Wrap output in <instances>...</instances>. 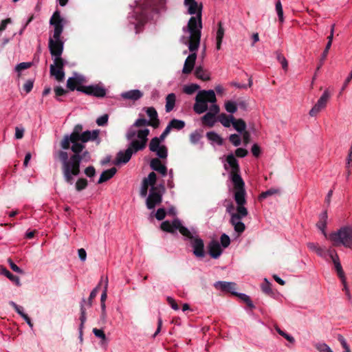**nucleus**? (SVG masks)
<instances>
[{
    "mask_svg": "<svg viewBox=\"0 0 352 352\" xmlns=\"http://www.w3.org/2000/svg\"><path fill=\"white\" fill-rule=\"evenodd\" d=\"M226 161L223 167L226 170L230 169V178L234 185V198L237 204L238 212L232 215V223L234 226L235 232L241 234L245 229V226L241 220L248 214V209L244 206L246 204L245 183L240 175V166L234 154H228Z\"/></svg>",
    "mask_w": 352,
    "mask_h": 352,
    "instance_id": "f257e3e1",
    "label": "nucleus"
},
{
    "mask_svg": "<svg viewBox=\"0 0 352 352\" xmlns=\"http://www.w3.org/2000/svg\"><path fill=\"white\" fill-rule=\"evenodd\" d=\"M85 148L84 144L72 145L70 148L73 155L69 157L66 151H58L54 154V157H58L60 161L64 180L69 185L74 183V177L80 174L81 162H88L91 158L89 151H83Z\"/></svg>",
    "mask_w": 352,
    "mask_h": 352,
    "instance_id": "f03ea898",
    "label": "nucleus"
},
{
    "mask_svg": "<svg viewBox=\"0 0 352 352\" xmlns=\"http://www.w3.org/2000/svg\"><path fill=\"white\" fill-rule=\"evenodd\" d=\"M184 4L188 8L189 14H196L195 16H191L188 21V25L183 28L184 32L190 34L188 41V49L190 52L197 50L199 47L201 29H202V3H198L195 0H184Z\"/></svg>",
    "mask_w": 352,
    "mask_h": 352,
    "instance_id": "7ed1b4c3",
    "label": "nucleus"
},
{
    "mask_svg": "<svg viewBox=\"0 0 352 352\" xmlns=\"http://www.w3.org/2000/svg\"><path fill=\"white\" fill-rule=\"evenodd\" d=\"M65 23L66 21L61 17L60 12L56 10L50 20V24L54 27L53 36L49 38L48 43L49 50L52 56H61L63 54L64 42L62 40L61 34Z\"/></svg>",
    "mask_w": 352,
    "mask_h": 352,
    "instance_id": "20e7f679",
    "label": "nucleus"
},
{
    "mask_svg": "<svg viewBox=\"0 0 352 352\" xmlns=\"http://www.w3.org/2000/svg\"><path fill=\"white\" fill-rule=\"evenodd\" d=\"M129 141L128 147L124 151H120L116 155L115 164H126L131 158L133 154L144 150L148 141V131L144 130L138 133V140H127Z\"/></svg>",
    "mask_w": 352,
    "mask_h": 352,
    "instance_id": "39448f33",
    "label": "nucleus"
},
{
    "mask_svg": "<svg viewBox=\"0 0 352 352\" xmlns=\"http://www.w3.org/2000/svg\"><path fill=\"white\" fill-rule=\"evenodd\" d=\"M165 6L166 0H144L134 12L137 23L142 25L146 23L152 14H158L164 10Z\"/></svg>",
    "mask_w": 352,
    "mask_h": 352,
    "instance_id": "423d86ee",
    "label": "nucleus"
},
{
    "mask_svg": "<svg viewBox=\"0 0 352 352\" xmlns=\"http://www.w3.org/2000/svg\"><path fill=\"white\" fill-rule=\"evenodd\" d=\"M217 101L214 91L210 90L199 91L195 97V103L193 105V110L197 114H201L208 109V103H215Z\"/></svg>",
    "mask_w": 352,
    "mask_h": 352,
    "instance_id": "0eeeda50",
    "label": "nucleus"
},
{
    "mask_svg": "<svg viewBox=\"0 0 352 352\" xmlns=\"http://www.w3.org/2000/svg\"><path fill=\"white\" fill-rule=\"evenodd\" d=\"M329 239L335 246L342 245L346 248H352V227L341 228L337 232L331 233Z\"/></svg>",
    "mask_w": 352,
    "mask_h": 352,
    "instance_id": "6e6552de",
    "label": "nucleus"
},
{
    "mask_svg": "<svg viewBox=\"0 0 352 352\" xmlns=\"http://www.w3.org/2000/svg\"><path fill=\"white\" fill-rule=\"evenodd\" d=\"M164 190L165 188L163 185L151 188L149 194L146 200V205L148 209H154L156 206L162 203Z\"/></svg>",
    "mask_w": 352,
    "mask_h": 352,
    "instance_id": "1a4fd4ad",
    "label": "nucleus"
},
{
    "mask_svg": "<svg viewBox=\"0 0 352 352\" xmlns=\"http://www.w3.org/2000/svg\"><path fill=\"white\" fill-rule=\"evenodd\" d=\"M160 228L163 231L169 233H175V230H178L183 236L187 238H192V234L190 230L182 226L181 221L179 219H173L172 223L168 221H163L161 223Z\"/></svg>",
    "mask_w": 352,
    "mask_h": 352,
    "instance_id": "9d476101",
    "label": "nucleus"
},
{
    "mask_svg": "<svg viewBox=\"0 0 352 352\" xmlns=\"http://www.w3.org/2000/svg\"><path fill=\"white\" fill-rule=\"evenodd\" d=\"M153 123L151 121L147 120L145 118H140L135 120V122L132 124L127 130L126 133V140H138V133L142 131L147 130L148 135H149L150 131L148 129H138L136 128L142 127L145 126H151Z\"/></svg>",
    "mask_w": 352,
    "mask_h": 352,
    "instance_id": "9b49d317",
    "label": "nucleus"
},
{
    "mask_svg": "<svg viewBox=\"0 0 352 352\" xmlns=\"http://www.w3.org/2000/svg\"><path fill=\"white\" fill-rule=\"evenodd\" d=\"M77 91L97 98H103L107 94L106 89L100 85H80L77 87Z\"/></svg>",
    "mask_w": 352,
    "mask_h": 352,
    "instance_id": "f8f14e48",
    "label": "nucleus"
},
{
    "mask_svg": "<svg viewBox=\"0 0 352 352\" xmlns=\"http://www.w3.org/2000/svg\"><path fill=\"white\" fill-rule=\"evenodd\" d=\"M330 95L327 90H325L320 98L318 100L316 104L309 111V114L311 117L316 116L322 109H324L327 106V102L329 99Z\"/></svg>",
    "mask_w": 352,
    "mask_h": 352,
    "instance_id": "ddd939ff",
    "label": "nucleus"
},
{
    "mask_svg": "<svg viewBox=\"0 0 352 352\" xmlns=\"http://www.w3.org/2000/svg\"><path fill=\"white\" fill-rule=\"evenodd\" d=\"M81 134H77L74 132H72L70 135H65L63 140L60 142V146L63 149V151L67 150L70 148V144L72 145L74 144H83L82 143L78 142H81Z\"/></svg>",
    "mask_w": 352,
    "mask_h": 352,
    "instance_id": "4468645a",
    "label": "nucleus"
},
{
    "mask_svg": "<svg viewBox=\"0 0 352 352\" xmlns=\"http://www.w3.org/2000/svg\"><path fill=\"white\" fill-rule=\"evenodd\" d=\"M191 239V246L192 248L193 254L196 257L203 258L205 256V251H204V241L199 237H193L192 235Z\"/></svg>",
    "mask_w": 352,
    "mask_h": 352,
    "instance_id": "2eb2a0df",
    "label": "nucleus"
},
{
    "mask_svg": "<svg viewBox=\"0 0 352 352\" xmlns=\"http://www.w3.org/2000/svg\"><path fill=\"white\" fill-rule=\"evenodd\" d=\"M334 267H335V270L338 274V276L340 278V279L341 280L342 283L343 285V290L345 292V294H346L347 298L349 300H351L352 299V297L350 294V292H349V287H348V285L346 283L345 274H344V272L343 271V269H342V267L341 265L340 261L336 260V261H335Z\"/></svg>",
    "mask_w": 352,
    "mask_h": 352,
    "instance_id": "dca6fc26",
    "label": "nucleus"
},
{
    "mask_svg": "<svg viewBox=\"0 0 352 352\" xmlns=\"http://www.w3.org/2000/svg\"><path fill=\"white\" fill-rule=\"evenodd\" d=\"M216 289H220L222 292H230L235 296L237 293L236 290V283L232 282L217 281L214 284Z\"/></svg>",
    "mask_w": 352,
    "mask_h": 352,
    "instance_id": "f3484780",
    "label": "nucleus"
},
{
    "mask_svg": "<svg viewBox=\"0 0 352 352\" xmlns=\"http://www.w3.org/2000/svg\"><path fill=\"white\" fill-rule=\"evenodd\" d=\"M208 252L213 258H218L222 254L223 250L218 241L212 240L208 245Z\"/></svg>",
    "mask_w": 352,
    "mask_h": 352,
    "instance_id": "a211bd4d",
    "label": "nucleus"
},
{
    "mask_svg": "<svg viewBox=\"0 0 352 352\" xmlns=\"http://www.w3.org/2000/svg\"><path fill=\"white\" fill-rule=\"evenodd\" d=\"M196 51L191 52L192 53L186 58L182 69L184 74H188L192 71L197 58Z\"/></svg>",
    "mask_w": 352,
    "mask_h": 352,
    "instance_id": "6ab92c4d",
    "label": "nucleus"
},
{
    "mask_svg": "<svg viewBox=\"0 0 352 352\" xmlns=\"http://www.w3.org/2000/svg\"><path fill=\"white\" fill-rule=\"evenodd\" d=\"M150 166L153 170L160 173L163 176L167 174L166 166L164 165L158 158L152 159L150 162Z\"/></svg>",
    "mask_w": 352,
    "mask_h": 352,
    "instance_id": "aec40b11",
    "label": "nucleus"
},
{
    "mask_svg": "<svg viewBox=\"0 0 352 352\" xmlns=\"http://www.w3.org/2000/svg\"><path fill=\"white\" fill-rule=\"evenodd\" d=\"M99 135V130L85 131L80 135L81 143H85L88 141L96 140Z\"/></svg>",
    "mask_w": 352,
    "mask_h": 352,
    "instance_id": "412c9836",
    "label": "nucleus"
},
{
    "mask_svg": "<svg viewBox=\"0 0 352 352\" xmlns=\"http://www.w3.org/2000/svg\"><path fill=\"white\" fill-rule=\"evenodd\" d=\"M146 113L150 118L148 121H151L153 128H157L160 125V120L158 119L157 112L155 109L153 107L146 108Z\"/></svg>",
    "mask_w": 352,
    "mask_h": 352,
    "instance_id": "4be33fe9",
    "label": "nucleus"
},
{
    "mask_svg": "<svg viewBox=\"0 0 352 352\" xmlns=\"http://www.w3.org/2000/svg\"><path fill=\"white\" fill-rule=\"evenodd\" d=\"M142 96V92L138 89H133L121 94L122 98L133 101L139 100Z\"/></svg>",
    "mask_w": 352,
    "mask_h": 352,
    "instance_id": "5701e85b",
    "label": "nucleus"
},
{
    "mask_svg": "<svg viewBox=\"0 0 352 352\" xmlns=\"http://www.w3.org/2000/svg\"><path fill=\"white\" fill-rule=\"evenodd\" d=\"M86 303V300L83 298L80 302V324L79 327V338L82 340V329L84 328L85 322H86V309L85 307V304Z\"/></svg>",
    "mask_w": 352,
    "mask_h": 352,
    "instance_id": "b1692460",
    "label": "nucleus"
},
{
    "mask_svg": "<svg viewBox=\"0 0 352 352\" xmlns=\"http://www.w3.org/2000/svg\"><path fill=\"white\" fill-rule=\"evenodd\" d=\"M206 138L212 145L216 144L218 146H222L223 144V139L214 131L207 132Z\"/></svg>",
    "mask_w": 352,
    "mask_h": 352,
    "instance_id": "393cba45",
    "label": "nucleus"
},
{
    "mask_svg": "<svg viewBox=\"0 0 352 352\" xmlns=\"http://www.w3.org/2000/svg\"><path fill=\"white\" fill-rule=\"evenodd\" d=\"M232 115H226V113H221L217 117V121L219 122L224 127L229 128L232 125L234 120Z\"/></svg>",
    "mask_w": 352,
    "mask_h": 352,
    "instance_id": "a878e982",
    "label": "nucleus"
},
{
    "mask_svg": "<svg viewBox=\"0 0 352 352\" xmlns=\"http://www.w3.org/2000/svg\"><path fill=\"white\" fill-rule=\"evenodd\" d=\"M117 172V169L115 167H112L108 170H104L98 181V184H102L112 178Z\"/></svg>",
    "mask_w": 352,
    "mask_h": 352,
    "instance_id": "bb28decb",
    "label": "nucleus"
},
{
    "mask_svg": "<svg viewBox=\"0 0 352 352\" xmlns=\"http://www.w3.org/2000/svg\"><path fill=\"white\" fill-rule=\"evenodd\" d=\"M176 101V96L175 94L171 93L166 97L165 109L167 113L170 112L175 107Z\"/></svg>",
    "mask_w": 352,
    "mask_h": 352,
    "instance_id": "cd10ccee",
    "label": "nucleus"
},
{
    "mask_svg": "<svg viewBox=\"0 0 352 352\" xmlns=\"http://www.w3.org/2000/svg\"><path fill=\"white\" fill-rule=\"evenodd\" d=\"M224 28L222 26V23L219 22L218 23V29L216 33V40H217V45L216 48L217 50H219L221 49V43L224 36Z\"/></svg>",
    "mask_w": 352,
    "mask_h": 352,
    "instance_id": "c85d7f7f",
    "label": "nucleus"
},
{
    "mask_svg": "<svg viewBox=\"0 0 352 352\" xmlns=\"http://www.w3.org/2000/svg\"><path fill=\"white\" fill-rule=\"evenodd\" d=\"M327 212H323L320 216L318 222L316 226L317 228L322 232V233L327 236V233L325 231V228L327 226Z\"/></svg>",
    "mask_w": 352,
    "mask_h": 352,
    "instance_id": "c756f323",
    "label": "nucleus"
},
{
    "mask_svg": "<svg viewBox=\"0 0 352 352\" xmlns=\"http://www.w3.org/2000/svg\"><path fill=\"white\" fill-rule=\"evenodd\" d=\"M50 74L56 78L58 81L63 80L65 78L64 70L59 68H56L55 65H50Z\"/></svg>",
    "mask_w": 352,
    "mask_h": 352,
    "instance_id": "7c9ffc66",
    "label": "nucleus"
},
{
    "mask_svg": "<svg viewBox=\"0 0 352 352\" xmlns=\"http://www.w3.org/2000/svg\"><path fill=\"white\" fill-rule=\"evenodd\" d=\"M308 248L315 252L319 256L324 257L326 255V252L324 248L319 246L318 243L309 242L307 243Z\"/></svg>",
    "mask_w": 352,
    "mask_h": 352,
    "instance_id": "2f4dec72",
    "label": "nucleus"
},
{
    "mask_svg": "<svg viewBox=\"0 0 352 352\" xmlns=\"http://www.w3.org/2000/svg\"><path fill=\"white\" fill-rule=\"evenodd\" d=\"M232 126L234 129L240 133H242L243 131H245L246 129V124L245 121L241 118L235 119L234 118Z\"/></svg>",
    "mask_w": 352,
    "mask_h": 352,
    "instance_id": "473e14b6",
    "label": "nucleus"
},
{
    "mask_svg": "<svg viewBox=\"0 0 352 352\" xmlns=\"http://www.w3.org/2000/svg\"><path fill=\"white\" fill-rule=\"evenodd\" d=\"M1 274L6 276L9 280L15 283L17 286L21 285L19 278L16 276L13 275L10 271H8L6 267H1Z\"/></svg>",
    "mask_w": 352,
    "mask_h": 352,
    "instance_id": "72a5a7b5",
    "label": "nucleus"
},
{
    "mask_svg": "<svg viewBox=\"0 0 352 352\" xmlns=\"http://www.w3.org/2000/svg\"><path fill=\"white\" fill-rule=\"evenodd\" d=\"M217 119H216V116H213L212 113H206L202 118H201V122L204 124L209 126L212 127Z\"/></svg>",
    "mask_w": 352,
    "mask_h": 352,
    "instance_id": "f704fd0d",
    "label": "nucleus"
},
{
    "mask_svg": "<svg viewBox=\"0 0 352 352\" xmlns=\"http://www.w3.org/2000/svg\"><path fill=\"white\" fill-rule=\"evenodd\" d=\"M195 75L197 78L204 81L208 80L210 79L209 73L204 70L201 66L196 67Z\"/></svg>",
    "mask_w": 352,
    "mask_h": 352,
    "instance_id": "c9c22d12",
    "label": "nucleus"
},
{
    "mask_svg": "<svg viewBox=\"0 0 352 352\" xmlns=\"http://www.w3.org/2000/svg\"><path fill=\"white\" fill-rule=\"evenodd\" d=\"M168 126L170 129H175L177 130H181L185 126V122L183 120L173 119L168 123Z\"/></svg>",
    "mask_w": 352,
    "mask_h": 352,
    "instance_id": "e433bc0d",
    "label": "nucleus"
},
{
    "mask_svg": "<svg viewBox=\"0 0 352 352\" xmlns=\"http://www.w3.org/2000/svg\"><path fill=\"white\" fill-rule=\"evenodd\" d=\"M226 111L229 113H234L237 111V104L232 100H228L224 104Z\"/></svg>",
    "mask_w": 352,
    "mask_h": 352,
    "instance_id": "4c0bfd02",
    "label": "nucleus"
},
{
    "mask_svg": "<svg viewBox=\"0 0 352 352\" xmlns=\"http://www.w3.org/2000/svg\"><path fill=\"white\" fill-rule=\"evenodd\" d=\"M162 141L161 139H160L157 137H155L153 139H151L150 144H149V149L151 151L153 152L157 151V148H160L162 145H160V142Z\"/></svg>",
    "mask_w": 352,
    "mask_h": 352,
    "instance_id": "58836bf2",
    "label": "nucleus"
},
{
    "mask_svg": "<svg viewBox=\"0 0 352 352\" xmlns=\"http://www.w3.org/2000/svg\"><path fill=\"white\" fill-rule=\"evenodd\" d=\"M236 296H238L241 300H242L243 301H244L247 305L250 307V308H254V305H253L250 298L249 296L245 294H243V293H236Z\"/></svg>",
    "mask_w": 352,
    "mask_h": 352,
    "instance_id": "ea45409f",
    "label": "nucleus"
},
{
    "mask_svg": "<svg viewBox=\"0 0 352 352\" xmlns=\"http://www.w3.org/2000/svg\"><path fill=\"white\" fill-rule=\"evenodd\" d=\"M101 283H102V280H100L99 284L94 289H93L92 291L91 292L89 297L88 298V301H87V305L89 307H91L93 299L96 296V295L98 292V290L100 289V287L101 285Z\"/></svg>",
    "mask_w": 352,
    "mask_h": 352,
    "instance_id": "a19ab883",
    "label": "nucleus"
},
{
    "mask_svg": "<svg viewBox=\"0 0 352 352\" xmlns=\"http://www.w3.org/2000/svg\"><path fill=\"white\" fill-rule=\"evenodd\" d=\"M201 138V133L199 131H195L190 135V141L192 144H196L199 142Z\"/></svg>",
    "mask_w": 352,
    "mask_h": 352,
    "instance_id": "79ce46f5",
    "label": "nucleus"
},
{
    "mask_svg": "<svg viewBox=\"0 0 352 352\" xmlns=\"http://www.w3.org/2000/svg\"><path fill=\"white\" fill-rule=\"evenodd\" d=\"M229 141L234 146H239L241 144V138L239 135L234 133L229 136Z\"/></svg>",
    "mask_w": 352,
    "mask_h": 352,
    "instance_id": "37998d69",
    "label": "nucleus"
},
{
    "mask_svg": "<svg viewBox=\"0 0 352 352\" xmlns=\"http://www.w3.org/2000/svg\"><path fill=\"white\" fill-rule=\"evenodd\" d=\"M87 180L85 178H80L76 182V189L78 191H81L85 189L87 186Z\"/></svg>",
    "mask_w": 352,
    "mask_h": 352,
    "instance_id": "c03bdc74",
    "label": "nucleus"
},
{
    "mask_svg": "<svg viewBox=\"0 0 352 352\" xmlns=\"http://www.w3.org/2000/svg\"><path fill=\"white\" fill-rule=\"evenodd\" d=\"M199 89V86L197 84H190L184 87V92L186 94H192Z\"/></svg>",
    "mask_w": 352,
    "mask_h": 352,
    "instance_id": "a18cd8bd",
    "label": "nucleus"
},
{
    "mask_svg": "<svg viewBox=\"0 0 352 352\" xmlns=\"http://www.w3.org/2000/svg\"><path fill=\"white\" fill-rule=\"evenodd\" d=\"M316 349L319 352H333L331 349L324 342H318L315 344Z\"/></svg>",
    "mask_w": 352,
    "mask_h": 352,
    "instance_id": "49530a36",
    "label": "nucleus"
},
{
    "mask_svg": "<svg viewBox=\"0 0 352 352\" xmlns=\"http://www.w3.org/2000/svg\"><path fill=\"white\" fill-rule=\"evenodd\" d=\"M276 58L278 61L281 64L283 69L287 71L288 69V63L285 57L282 54L277 52Z\"/></svg>",
    "mask_w": 352,
    "mask_h": 352,
    "instance_id": "de8ad7c7",
    "label": "nucleus"
},
{
    "mask_svg": "<svg viewBox=\"0 0 352 352\" xmlns=\"http://www.w3.org/2000/svg\"><path fill=\"white\" fill-rule=\"evenodd\" d=\"M275 329L279 335L283 336L289 342L294 343L295 342V339L293 336L282 331L278 326H275Z\"/></svg>",
    "mask_w": 352,
    "mask_h": 352,
    "instance_id": "09e8293b",
    "label": "nucleus"
},
{
    "mask_svg": "<svg viewBox=\"0 0 352 352\" xmlns=\"http://www.w3.org/2000/svg\"><path fill=\"white\" fill-rule=\"evenodd\" d=\"M54 64L52 65H55L56 68H59L63 69V67L65 66L66 62L61 58V56H54Z\"/></svg>",
    "mask_w": 352,
    "mask_h": 352,
    "instance_id": "8fccbe9b",
    "label": "nucleus"
},
{
    "mask_svg": "<svg viewBox=\"0 0 352 352\" xmlns=\"http://www.w3.org/2000/svg\"><path fill=\"white\" fill-rule=\"evenodd\" d=\"M156 153V155L162 159H165L168 155V151L166 147L164 145H162L160 148H157V151H154Z\"/></svg>",
    "mask_w": 352,
    "mask_h": 352,
    "instance_id": "3c124183",
    "label": "nucleus"
},
{
    "mask_svg": "<svg viewBox=\"0 0 352 352\" xmlns=\"http://www.w3.org/2000/svg\"><path fill=\"white\" fill-rule=\"evenodd\" d=\"M80 82L78 80H76L74 78H69L67 81V87L71 90L74 91L75 89L77 90L76 84L80 83Z\"/></svg>",
    "mask_w": 352,
    "mask_h": 352,
    "instance_id": "603ef678",
    "label": "nucleus"
},
{
    "mask_svg": "<svg viewBox=\"0 0 352 352\" xmlns=\"http://www.w3.org/2000/svg\"><path fill=\"white\" fill-rule=\"evenodd\" d=\"M278 193H279V190L275 188H270L265 192H263L259 196V199H263L269 196Z\"/></svg>",
    "mask_w": 352,
    "mask_h": 352,
    "instance_id": "864d4df0",
    "label": "nucleus"
},
{
    "mask_svg": "<svg viewBox=\"0 0 352 352\" xmlns=\"http://www.w3.org/2000/svg\"><path fill=\"white\" fill-rule=\"evenodd\" d=\"M157 179L156 174L154 172H151L148 174V177L144 178L143 180H146V183L148 184L151 188L155 186V182Z\"/></svg>",
    "mask_w": 352,
    "mask_h": 352,
    "instance_id": "5fc2aeb1",
    "label": "nucleus"
},
{
    "mask_svg": "<svg viewBox=\"0 0 352 352\" xmlns=\"http://www.w3.org/2000/svg\"><path fill=\"white\" fill-rule=\"evenodd\" d=\"M276 11L277 12L279 21L280 22L283 21V11L282 8V4L280 0L277 1L276 3Z\"/></svg>",
    "mask_w": 352,
    "mask_h": 352,
    "instance_id": "6e6d98bb",
    "label": "nucleus"
},
{
    "mask_svg": "<svg viewBox=\"0 0 352 352\" xmlns=\"http://www.w3.org/2000/svg\"><path fill=\"white\" fill-rule=\"evenodd\" d=\"M220 241H221V244H220L221 246H222L224 248L228 247L229 245L230 244V239L229 236L227 235L226 234H221V236L220 237Z\"/></svg>",
    "mask_w": 352,
    "mask_h": 352,
    "instance_id": "4d7b16f0",
    "label": "nucleus"
},
{
    "mask_svg": "<svg viewBox=\"0 0 352 352\" xmlns=\"http://www.w3.org/2000/svg\"><path fill=\"white\" fill-rule=\"evenodd\" d=\"M9 304L14 309V310L17 312V314H19L22 318H23V316L26 314L23 312V308L21 306L18 305L16 303H15L13 301H10Z\"/></svg>",
    "mask_w": 352,
    "mask_h": 352,
    "instance_id": "13d9d810",
    "label": "nucleus"
},
{
    "mask_svg": "<svg viewBox=\"0 0 352 352\" xmlns=\"http://www.w3.org/2000/svg\"><path fill=\"white\" fill-rule=\"evenodd\" d=\"M108 119H109V116L107 114H104L101 116H100L99 118H97L96 120V124L98 125V126H104L107 124V122H108Z\"/></svg>",
    "mask_w": 352,
    "mask_h": 352,
    "instance_id": "bf43d9fd",
    "label": "nucleus"
},
{
    "mask_svg": "<svg viewBox=\"0 0 352 352\" xmlns=\"http://www.w3.org/2000/svg\"><path fill=\"white\" fill-rule=\"evenodd\" d=\"M248 154V150L243 148H237L234 152V155L237 157H245Z\"/></svg>",
    "mask_w": 352,
    "mask_h": 352,
    "instance_id": "052dcab7",
    "label": "nucleus"
},
{
    "mask_svg": "<svg viewBox=\"0 0 352 352\" xmlns=\"http://www.w3.org/2000/svg\"><path fill=\"white\" fill-rule=\"evenodd\" d=\"M150 185L146 183V180H143L142 184L140 189V196L142 197H145L148 193V188Z\"/></svg>",
    "mask_w": 352,
    "mask_h": 352,
    "instance_id": "680f3d73",
    "label": "nucleus"
},
{
    "mask_svg": "<svg viewBox=\"0 0 352 352\" xmlns=\"http://www.w3.org/2000/svg\"><path fill=\"white\" fill-rule=\"evenodd\" d=\"M166 212L164 208H159L155 213V218L159 221L163 220L166 217Z\"/></svg>",
    "mask_w": 352,
    "mask_h": 352,
    "instance_id": "e2e57ef3",
    "label": "nucleus"
},
{
    "mask_svg": "<svg viewBox=\"0 0 352 352\" xmlns=\"http://www.w3.org/2000/svg\"><path fill=\"white\" fill-rule=\"evenodd\" d=\"M219 107L217 104L212 103V104L209 108V111L207 112V113H212L213 116H216V115H217L219 113Z\"/></svg>",
    "mask_w": 352,
    "mask_h": 352,
    "instance_id": "0e129e2a",
    "label": "nucleus"
},
{
    "mask_svg": "<svg viewBox=\"0 0 352 352\" xmlns=\"http://www.w3.org/2000/svg\"><path fill=\"white\" fill-rule=\"evenodd\" d=\"M93 333L97 338H99L103 340H106V336L103 330L94 328L93 329Z\"/></svg>",
    "mask_w": 352,
    "mask_h": 352,
    "instance_id": "69168bd1",
    "label": "nucleus"
},
{
    "mask_svg": "<svg viewBox=\"0 0 352 352\" xmlns=\"http://www.w3.org/2000/svg\"><path fill=\"white\" fill-rule=\"evenodd\" d=\"M10 268L15 272L19 274H23V271L18 267L10 258L8 260Z\"/></svg>",
    "mask_w": 352,
    "mask_h": 352,
    "instance_id": "338daca9",
    "label": "nucleus"
},
{
    "mask_svg": "<svg viewBox=\"0 0 352 352\" xmlns=\"http://www.w3.org/2000/svg\"><path fill=\"white\" fill-rule=\"evenodd\" d=\"M251 151L254 157H258L261 154V148L257 144H254L252 146Z\"/></svg>",
    "mask_w": 352,
    "mask_h": 352,
    "instance_id": "774afa93",
    "label": "nucleus"
}]
</instances>
